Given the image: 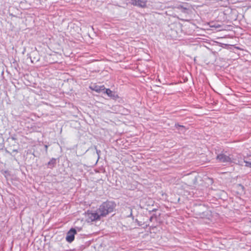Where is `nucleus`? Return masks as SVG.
I'll return each mask as SVG.
<instances>
[{
  "label": "nucleus",
  "mask_w": 251,
  "mask_h": 251,
  "mask_svg": "<svg viewBox=\"0 0 251 251\" xmlns=\"http://www.w3.org/2000/svg\"><path fill=\"white\" fill-rule=\"evenodd\" d=\"M217 158L221 162H230L231 158L224 154H220L217 156Z\"/></svg>",
  "instance_id": "nucleus-6"
},
{
  "label": "nucleus",
  "mask_w": 251,
  "mask_h": 251,
  "mask_svg": "<svg viewBox=\"0 0 251 251\" xmlns=\"http://www.w3.org/2000/svg\"><path fill=\"white\" fill-rule=\"evenodd\" d=\"M104 93L106 94V95L110 98L113 99H117L119 98L118 95L116 94L115 93H113L110 89L105 88Z\"/></svg>",
  "instance_id": "nucleus-7"
},
{
  "label": "nucleus",
  "mask_w": 251,
  "mask_h": 251,
  "mask_svg": "<svg viewBox=\"0 0 251 251\" xmlns=\"http://www.w3.org/2000/svg\"><path fill=\"white\" fill-rule=\"evenodd\" d=\"M76 234V231L75 228H72L67 233L66 241L69 243L72 242L75 239V235Z\"/></svg>",
  "instance_id": "nucleus-3"
},
{
  "label": "nucleus",
  "mask_w": 251,
  "mask_h": 251,
  "mask_svg": "<svg viewBox=\"0 0 251 251\" xmlns=\"http://www.w3.org/2000/svg\"><path fill=\"white\" fill-rule=\"evenodd\" d=\"M239 186L241 187L243 189L244 188V186L241 184H239Z\"/></svg>",
  "instance_id": "nucleus-10"
},
{
  "label": "nucleus",
  "mask_w": 251,
  "mask_h": 251,
  "mask_svg": "<svg viewBox=\"0 0 251 251\" xmlns=\"http://www.w3.org/2000/svg\"><path fill=\"white\" fill-rule=\"evenodd\" d=\"M147 0H131V4L137 7L145 8L147 6Z\"/></svg>",
  "instance_id": "nucleus-4"
},
{
  "label": "nucleus",
  "mask_w": 251,
  "mask_h": 251,
  "mask_svg": "<svg viewBox=\"0 0 251 251\" xmlns=\"http://www.w3.org/2000/svg\"><path fill=\"white\" fill-rule=\"evenodd\" d=\"M175 126H176V127L179 126V127H184V126H180V125H179L178 124H176Z\"/></svg>",
  "instance_id": "nucleus-9"
},
{
  "label": "nucleus",
  "mask_w": 251,
  "mask_h": 251,
  "mask_svg": "<svg viewBox=\"0 0 251 251\" xmlns=\"http://www.w3.org/2000/svg\"><path fill=\"white\" fill-rule=\"evenodd\" d=\"M87 221L88 222H92L98 220H100L101 218V216L99 212L87 211L86 212Z\"/></svg>",
  "instance_id": "nucleus-2"
},
{
  "label": "nucleus",
  "mask_w": 251,
  "mask_h": 251,
  "mask_svg": "<svg viewBox=\"0 0 251 251\" xmlns=\"http://www.w3.org/2000/svg\"><path fill=\"white\" fill-rule=\"evenodd\" d=\"M89 88L97 93H100L101 91L105 90V87L104 85L99 86L96 84H94L89 86Z\"/></svg>",
  "instance_id": "nucleus-5"
},
{
  "label": "nucleus",
  "mask_w": 251,
  "mask_h": 251,
  "mask_svg": "<svg viewBox=\"0 0 251 251\" xmlns=\"http://www.w3.org/2000/svg\"><path fill=\"white\" fill-rule=\"evenodd\" d=\"M216 27H220V25H218L215 26Z\"/></svg>",
  "instance_id": "nucleus-11"
},
{
  "label": "nucleus",
  "mask_w": 251,
  "mask_h": 251,
  "mask_svg": "<svg viewBox=\"0 0 251 251\" xmlns=\"http://www.w3.org/2000/svg\"><path fill=\"white\" fill-rule=\"evenodd\" d=\"M116 206L114 201H106L103 202L99 207L98 211L101 217H105L109 213L112 212Z\"/></svg>",
  "instance_id": "nucleus-1"
},
{
  "label": "nucleus",
  "mask_w": 251,
  "mask_h": 251,
  "mask_svg": "<svg viewBox=\"0 0 251 251\" xmlns=\"http://www.w3.org/2000/svg\"><path fill=\"white\" fill-rule=\"evenodd\" d=\"M244 162L246 163L245 166L246 167H251V162H248V161H245Z\"/></svg>",
  "instance_id": "nucleus-8"
},
{
  "label": "nucleus",
  "mask_w": 251,
  "mask_h": 251,
  "mask_svg": "<svg viewBox=\"0 0 251 251\" xmlns=\"http://www.w3.org/2000/svg\"><path fill=\"white\" fill-rule=\"evenodd\" d=\"M45 147H46V150H47V149H48V146L46 145V146H45Z\"/></svg>",
  "instance_id": "nucleus-12"
}]
</instances>
